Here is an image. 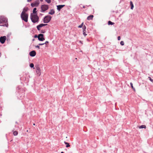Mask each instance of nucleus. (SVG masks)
<instances>
[{"label":"nucleus","instance_id":"1","mask_svg":"<svg viewBox=\"0 0 153 153\" xmlns=\"http://www.w3.org/2000/svg\"><path fill=\"white\" fill-rule=\"evenodd\" d=\"M7 19L4 16H0V26H1L8 27Z\"/></svg>","mask_w":153,"mask_h":153},{"label":"nucleus","instance_id":"2","mask_svg":"<svg viewBox=\"0 0 153 153\" xmlns=\"http://www.w3.org/2000/svg\"><path fill=\"white\" fill-rule=\"evenodd\" d=\"M30 19L33 23L38 22L39 21V17L37 14H33L31 13L30 16Z\"/></svg>","mask_w":153,"mask_h":153},{"label":"nucleus","instance_id":"3","mask_svg":"<svg viewBox=\"0 0 153 153\" xmlns=\"http://www.w3.org/2000/svg\"><path fill=\"white\" fill-rule=\"evenodd\" d=\"M21 17L22 19L26 22L28 21V14H24L22 12L21 14Z\"/></svg>","mask_w":153,"mask_h":153},{"label":"nucleus","instance_id":"4","mask_svg":"<svg viewBox=\"0 0 153 153\" xmlns=\"http://www.w3.org/2000/svg\"><path fill=\"white\" fill-rule=\"evenodd\" d=\"M51 16L50 15H47L45 16L43 18V22L44 23H48L51 21Z\"/></svg>","mask_w":153,"mask_h":153},{"label":"nucleus","instance_id":"5","mask_svg":"<svg viewBox=\"0 0 153 153\" xmlns=\"http://www.w3.org/2000/svg\"><path fill=\"white\" fill-rule=\"evenodd\" d=\"M49 8L48 6V5H42L41 6V12L43 13L45 11H46Z\"/></svg>","mask_w":153,"mask_h":153},{"label":"nucleus","instance_id":"6","mask_svg":"<svg viewBox=\"0 0 153 153\" xmlns=\"http://www.w3.org/2000/svg\"><path fill=\"white\" fill-rule=\"evenodd\" d=\"M44 35L42 34H39V37L38 39L40 41H43L45 40V39L44 37Z\"/></svg>","mask_w":153,"mask_h":153},{"label":"nucleus","instance_id":"7","mask_svg":"<svg viewBox=\"0 0 153 153\" xmlns=\"http://www.w3.org/2000/svg\"><path fill=\"white\" fill-rule=\"evenodd\" d=\"M6 39V37L5 36H1L0 37V42L1 44H4Z\"/></svg>","mask_w":153,"mask_h":153},{"label":"nucleus","instance_id":"8","mask_svg":"<svg viewBox=\"0 0 153 153\" xmlns=\"http://www.w3.org/2000/svg\"><path fill=\"white\" fill-rule=\"evenodd\" d=\"M47 25H48V24H42V23L41 24L38 25H37L36 26V28H37V30H38L39 31L40 30V28L41 27H42L43 26H45Z\"/></svg>","mask_w":153,"mask_h":153},{"label":"nucleus","instance_id":"9","mask_svg":"<svg viewBox=\"0 0 153 153\" xmlns=\"http://www.w3.org/2000/svg\"><path fill=\"white\" fill-rule=\"evenodd\" d=\"M36 72L39 76H40L41 74V71L40 68L38 67H36Z\"/></svg>","mask_w":153,"mask_h":153},{"label":"nucleus","instance_id":"10","mask_svg":"<svg viewBox=\"0 0 153 153\" xmlns=\"http://www.w3.org/2000/svg\"><path fill=\"white\" fill-rule=\"evenodd\" d=\"M65 5H57V9L58 11H59L64 7L65 6Z\"/></svg>","mask_w":153,"mask_h":153},{"label":"nucleus","instance_id":"11","mask_svg":"<svg viewBox=\"0 0 153 153\" xmlns=\"http://www.w3.org/2000/svg\"><path fill=\"white\" fill-rule=\"evenodd\" d=\"M36 52L35 51H32L29 53L30 55L32 57L36 55Z\"/></svg>","mask_w":153,"mask_h":153},{"label":"nucleus","instance_id":"12","mask_svg":"<svg viewBox=\"0 0 153 153\" xmlns=\"http://www.w3.org/2000/svg\"><path fill=\"white\" fill-rule=\"evenodd\" d=\"M39 3L38 2L36 1L31 4V6L32 7H37L38 6Z\"/></svg>","mask_w":153,"mask_h":153},{"label":"nucleus","instance_id":"13","mask_svg":"<svg viewBox=\"0 0 153 153\" xmlns=\"http://www.w3.org/2000/svg\"><path fill=\"white\" fill-rule=\"evenodd\" d=\"M55 13V11L53 9H51L50 11L48 13V14L51 15H53Z\"/></svg>","mask_w":153,"mask_h":153},{"label":"nucleus","instance_id":"14","mask_svg":"<svg viewBox=\"0 0 153 153\" xmlns=\"http://www.w3.org/2000/svg\"><path fill=\"white\" fill-rule=\"evenodd\" d=\"M94 17V16L93 15H91L88 16L87 18V19L88 20H92Z\"/></svg>","mask_w":153,"mask_h":153},{"label":"nucleus","instance_id":"15","mask_svg":"<svg viewBox=\"0 0 153 153\" xmlns=\"http://www.w3.org/2000/svg\"><path fill=\"white\" fill-rule=\"evenodd\" d=\"M27 10H28V8L27 7L24 8L23 9V11L22 12L23 13V14H26L25 13L27 11Z\"/></svg>","mask_w":153,"mask_h":153},{"label":"nucleus","instance_id":"16","mask_svg":"<svg viewBox=\"0 0 153 153\" xmlns=\"http://www.w3.org/2000/svg\"><path fill=\"white\" fill-rule=\"evenodd\" d=\"M130 5L131 6V10L133 9L134 8V5L133 2L132 1H131L130 2Z\"/></svg>","mask_w":153,"mask_h":153},{"label":"nucleus","instance_id":"17","mask_svg":"<svg viewBox=\"0 0 153 153\" xmlns=\"http://www.w3.org/2000/svg\"><path fill=\"white\" fill-rule=\"evenodd\" d=\"M64 143L66 145V147L68 148L70 147V145L69 143L66 142L65 141H64Z\"/></svg>","mask_w":153,"mask_h":153},{"label":"nucleus","instance_id":"18","mask_svg":"<svg viewBox=\"0 0 153 153\" xmlns=\"http://www.w3.org/2000/svg\"><path fill=\"white\" fill-rule=\"evenodd\" d=\"M114 24V23L109 21L108 22V24L109 25H113Z\"/></svg>","mask_w":153,"mask_h":153},{"label":"nucleus","instance_id":"19","mask_svg":"<svg viewBox=\"0 0 153 153\" xmlns=\"http://www.w3.org/2000/svg\"><path fill=\"white\" fill-rule=\"evenodd\" d=\"M146 128V126L145 125H142L141 126H139V128L140 129L141 128Z\"/></svg>","mask_w":153,"mask_h":153},{"label":"nucleus","instance_id":"20","mask_svg":"<svg viewBox=\"0 0 153 153\" xmlns=\"http://www.w3.org/2000/svg\"><path fill=\"white\" fill-rule=\"evenodd\" d=\"M36 8H33V14H36Z\"/></svg>","mask_w":153,"mask_h":153},{"label":"nucleus","instance_id":"21","mask_svg":"<svg viewBox=\"0 0 153 153\" xmlns=\"http://www.w3.org/2000/svg\"><path fill=\"white\" fill-rule=\"evenodd\" d=\"M130 85L131 86V87L132 89L134 90H135V89L134 88L133 85V84L132 82L130 83Z\"/></svg>","mask_w":153,"mask_h":153},{"label":"nucleus","instance_id":"22","mask_svg":"<svg viewBox=\"0 0 153 153\" xmlns=\"http://www.w3.org/2000/svg\"><path fill=\"white\" fill-rule=\"evenodd\" d=\"M13 134L14 136H16L18 134V132L17 131H15L13 132Z\"/></svg>","mask_w":153,"mask_h":153},{"label":"nucleus","instance_id":"23","mask_svg":"<svg viewBox=\"0 0 153 153\" xmlns=\"http://www.w3.org/2000/svg\"><path fill=\"white\" fill-rule=\"evenodd\" d=\"M86 27L85 26V25H84L82 27L83 30L86 31Z\"/></svg>","mask_w":153,"mask_h":153},{"label":"nucleus","instance_id":"24","mask_svg":"<svg viewBox=\"0 0 153 153\" xmlns=\"http://www.w3.org/2000/svg\"><path fill=\"white\" fill-rule=\"evenodd\" d=\"M30 68H33L34 65L33 64L31 63L30 64Z\"/></svg>","mask_w":153,"mask_h":153},{"label":"nucleus","instance_id":"25","mask_svg":"<svg viewBox=\"0 0 153 153\" xmlns=\"http://www.w3.org/2000/svg\"><path fill=\"white\" fill-rule=\"evenodd\" d=\"M83 24V22H82V24H81L80 25H79V26H78V27L79 28H82V27Z\"/></svg>","mask_w":153,"mask_h":153},{"label":"nucleus","instance_id":"26","mask_svg":"<svg viewBox=\"0 0 153 153\" xmlns=\"http://www.w3.org/2000/svg\"><path fill=\"white\" fill-rule=\"evenodd\" d=\"M85 32L86 31L83 30V34L85 36L87 35Z\"/></svg>","mask_w":153,"mask_h":153},{"label":"nucleus","instance_id":"27","mask_svg":"<svg viewBox=\"0 0 153 153\" xmlns=\"http://www.w3.org/2000/svg\"><path fill=\"white\" fill-rule=\"evenodd\" d=\"M148 78L152 82H153V79H152L150 76L148 77Z\"/></svg>","mask_w":153,"mask_h":153},{"label":"nucleus","instance_id":"28","mask_svg":"<svg viewBox=\"0 0 153 153\" xmlns=\"http://www.w3.org/2000/svg\"><path fill=\"white\" fill-rule=\"evenodd\" d=\"M47 3L49 4L51 2V0H45Z\"/></svg>","mask_w":153,"mask_h":153},{"label":"nucleus","instance_id":"29","mask_svg":"<svg viewBox=\"0 0 153 153\" xmlns=\"http://www.w3.org/2000/svg\"><path fill=\"white\" fill-rule=\"evenodd\" d=\"M120 44L121 45H123L124 44V42L123 41H121Z\"/></svg>","mask_w":153,"mask_h":153},{"label":"nucleus","instance_id":"30","mask_svg":"<svg viewBox=\"0 0 153 153\" xmlns=\"http://www.w3.org/2000/svg\"><path fill=\"white\" fill-rule=\"evenodd\" d=\"M45 31L44 30H41V33H45Z\"/></svg>","mask_w":153,"mask_h":153},{"label":"nucleus","instance_id":"31","mask_svg":"<svg viewBox=\"0 0 153 153\" xmlns=\"http://www.w3.org/2000/svg\"><path fill=\"white\" fill-rule=\"evenodd\" d=\"M35 47L36 48H38V49H40V47L39 45L35 46Z\"/></svg>","mask_w":153,"mask_h":153},{"label":"nucleus","instance_id":"32","mask_svg":"<svg viewBox=\"0 0 153 153\" xmlns=\"http://www.w3.org/2000/svg\"><path fill=\"white\" fill-rule=\"evenodd\" d=\"M39 37V35H35L34 36V38H38Z\"/></svg>","mask_w":153,"mask_h":153},{"label":"nucleus","instance_id":"33","mask_svg":"<svg viewBox=\"0 0 153 153\" xmlns=\"http://www.w3.org/2000/svg\"><path fill=\"white\" fill-rule=\"evenodd\" d=\"M49 43V42L48 41H46L45 43H44V44H45L46 45L48 44Z\"/></svg>","mask_w":153,"mask_h":153},{"label":"nucleus","instance_id":"34","mask_svg":"<svg viewBox=\"0 0 153 153\" xmlns=\"http://www.w3.org/2000/svg\"><path fill=\"white\" fill-rule=\"evenodd\" d=\"M44 45V44L43 43H39L38 44V45Z\"/></svg>","mask_w":153,"mask_h":153},{"label":"nucleus","instance_id":"35","mask_svg":"<svg viewBox=\"0 0 153 153\" xmlns=\"http://www.w3.org/2000/svg\"><path fill=\"white\" fill-rule=\"evenodd\" d=\"M117 39L118 40H120V36H118L117 37Z\"/></svg>","mask_w":153,"mask_h":153},{"label":"nucleus","instance_id":"36","mask_svg":"<svg viewBox=\"0 0 153 153\" xmlns=\"http://www.w3.org/2000/svg\"><path fill=\"white\" fill-rule=\"evenodd\" d=\"M32 0H27V1L28 2H30Z\"/></svg>","mask_w":153,"mask_h":153},{"label":"nucleus","instance_id":"37","mask_svg":"<svg viewBox=\"0 0 153 153\" xmlns=\"http://www.w3.org/2000/svg\"><path fill=\"white\" fill-rule=\"evenodd\" d=\"M79 42L81 44H82V42L81 41H79Z\"/></svg>","mask_w":153,"mask_h":153},{"label":"nucleus","instance_id":"38","mask_svg":"<svg viewBox=\"0 0 153 153\" xmlns=\"http://www.w3.org/2000/svg\"><path fill=\"white\" fill-rule=\"evenodd\" d=\"M85 6H83V8H85Z\"/></svg>","mask_w":153,"mask_h":153},{"label":"nucleus","instance_id":"39","mask_svg":"<svg viewBox=\"0 0 153 153\" xmlns=\"http://www.w3.org/2000/svg\"><path fill=\"white\" fill-rule=\"evenodd\" d=\"M34 40H35V39H33V40H32V41H34Z\"/></svg>","mask_w":153,"mask_h":153},{"label":"nucleus","instance_id":"40","mask_svg":"<svg viewBox=\"0 0 153 153\" xmlns=\"http://www.w3.org/2000/svg\"><path fill=\"white\" fill-rule=\"evenodd\" d=\"M61 153H64V152H62Z\"/></svg>","mask_w":153,"mask_h":153},{"label":"nucleus","instance_id":"41","mask_svg":"<svg viewBox=\"0 0 153 153\" xmlns=\"http://www.w3.org/2000/svg\"><path fill=\"white\" fill-rule=\"evenodd\" d=\"M33 125H34V126H35V123H33Z\"/></svg>","mask_w":153,"mask_h":153},{"label":"nucleus","instance_id":"42","mask_svg":"<svg viewBox=\"0 0 153 153\" xmlns=\"http://www.w3.org/2000/svg\"><path fill=\"white\" fill-rule=\"evenodd\" d=\"M40 1H43V0H40Z\"/></svg>","mask_w":153,"mask_h":153},{"label":"nucleus","instance_id":"43","mask_svg":"<svg viewBox=\"0 0 153 153\" xmlns=\"http://www.w3.org/2000/svg\"><path fill=\"white\" fill-rule=\"evenodd\" d=\"M27 131V132H28V130Z\"/></svg>","mask_w":153,"mask_h":153}]
</instances>
